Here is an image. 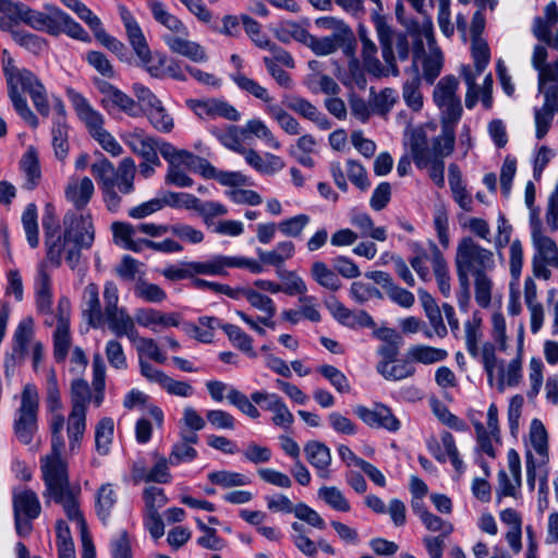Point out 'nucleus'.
Listing matches in <instances>:
<instances>
[{"label":"nucleus","mask_w":558,"mask_h":558,"mask_svg":"<svg viewBox=\"0 0 558 558\" xmlns=\"http://www.w3.org/2000/svg\"><path fill=\"white\" fill-rule=\"evenodd\" d=\"M2 70L7 78L8 95L12 101L14 110L33 129L39 124L38 118L28 107L26 98L22 92L27 93L36 108L44 117H48L50 106L47 99V92L40 80L27 69H19L14 64V59L8 50L2 51Z\"/></svg>","instance_id":"1"},{"label":"nucleus","mask_w":558,"mask_h":558,"mask_svg":"<svg viewBox=\"0 0 558 558\" xmlns=\"http://www.w3.org/2000/svg\"><path fill=\"white\" fill-rule=\"evenodd\" d=\"M454 266L471 271V276L474 277L476 303L483 308L489 306L493 281L488 272L495 268L494 253L481 246L473 238L464 236L457 245Z\"/></svg>","instance_id":"2"},{"label":"nucleus","mask_w":558,"mask_h":558,"mask_svg":"<svg viewBox=\"0 0 558 558\" xmlns=\"http://www.w3.org/2000/svg\"><path fill=\"white\" fill-rule=\"evenodd\" d=\"M44 9L45 11H36L29 7L22 8L21 21L38 32H46L52 36L64 33L83 41L89 39L87 32L61 9L50 4H46Z\"/></svg>","instance_id":"3"},{"label":"nucleus","mask_w":558,"mask_h":558,"mask_svg":"<svg viewBox=\"0 0 558 558\" xmlns=\"http://www.w3.org/2000/svg\"><path fill=\"white\" fill-rule=\"evenodd\" d=\"M41 477L45 484L43 496L46 502L53 500L56 504L62 505L69 520L75 521L81 531L87 529L76 494L70 486L69 466L41 471Z\"/></svg>","instance_id":"4"},{"label":"nucleus","mask_w":558,"mask_h":558,"mask_svg":"<svg viewBox=\"0 0 558 558\" xmlns=\"http://www.w3.org/2000/svg\"><path fill=\"white\" fill-rule=\"evenodd\" d=\"M454 130L441 128V133L429 143L425 132L416 130L411 136V154L416 168L425 169L428 163L445 158L452 154L454 149Z\"/></svg>","instance_id":"5"},{"label":"nucleus","mask_w":558,"mask_h":558,"mask_svg":"<svg viewBox=\"0 0 558 558\" xmlns=\"http://www.w3.org/2000/svg\"><path fill=\"white\" fill-rule=\"evenodd\" d=\"M372 21L380 44L383 59L392 75L397 76L399 75L397 59L405 61L410 56L408 34L392 29V27L388 25L385 16L377 11L373 12Z\"/></svg>","instance_id":"6"},{"label":"nucleus","mask_w":558,"mask_h":558,"mask_svg":"<svg viewBox=\"0 0 558 558\" xmlns=\"http://www.w3.org/2000/svg\"><path fill=\"white\" fill-rule=\"evenodd\" d=\"M121 19L130 45L140 59L141 66H143L151 77L163 78L166 76L167 57L157 51L151 52L138 23L129 11L123 10L121 12Z\"/></svg>","instance_id":"7"},{"label":"nucleus","mask_w":558,"mask_h":558,"mask_svg":"<svg viewBox=\"0 0 558 558\" xmlns=\"http://www.w3.org/2000/svg\"><path fill=\"white\" fill-rule=\"evenodd\" d=\"M39 395L35 385L26 384L21 393V405L16 410L13 429L16 438L24 445L33 441L37 432Z\"/></svg>","instance_id":"8"},{"label":"nucleus","mask_w":558,"mask_h":558,"mask_svg":"<svg viewBox=\"0 0 558 558\" xmlns=\"http://www.w3.org/2000/svg\"><path fill=\"white\" fill-rule=\"evenodd\" d=\"M459 81L453 75H446L437 83L433 99L440 110L441 128L454 130L462 116L461 99L457 95Z\"/></svg>","instance_id":"9"},{"label":"nucleus","mask_w":558,"mask_h":558,"mask_svg":"<svg viewBox=\"0 0 558 558\" xmlns=\"http://www.w3.org/2000/svg\"><path fill=\"white\" fill-rule=\"evenodd\" d=\"M41 223L47 259L56 267H59L62 263L63 252L71 242L65 238V230L61 232L59 221L54 217L51 205L46 206Z\"/></svg>","instance_id":"10"},{"label":"nucleus","mask_w":558,"mask_h":558,"mask_svg":"<svg viewBox=\"0 0 558 558\" xmlns=\"http://www.w3.org/2000/svg\"><path fill=\"white\" fill-rule=\"evenodd\" d=\"M104 323H107L109 330L118 338L134 318L128 313L125 307H120L119 290L113 281H107L104 287Z\"/></svg>","instance_id":"11"},{"label":"nucleus","mask_w":558,"mask_h":558,"mask_svg":"<svg viewBox=\"0 0 558 558\" xmlns=\"http://www.w3.org/2000/svg\"><path fill=\"white\" fill-rule=\"evenodd\" d=\"M63 226L65 229V238L71 243H75L81 247L88 250L95 241V228L92 215L81 214L69 210L63 217Z\"/></svg>","instance_id":"12"},{"label":"nucleus","mask_w":558,"mask_h":558,"mask_svg":"<svg viewBox=\"0 0 558 558\" xmlns=\"http://www.w3.org/2000/svg\"><path fill=\"white\" fill-rule=\"evenodd\" d=\"M354 414L372 428H383L390 433H397L401 428L400 420L384 403H375L373 408L357 405Z\"/></svg>","instance_id":"13"},{"label":"nucleus","mask_w":558,"mask_h":558,"mask_svg":"<svg viewBox=\"0 0 558 558\" xmlns=\"http://www.w3.org/2000/svg\"><path fill=\"white\" fill-rule=\"evenodd\" d=\"M64 426V417L61 414H54L51 418V448L50 452L40 458V471L66 468L68 462L62 458L64 440L61 432Z\"/></svg>","instance_id":"14"},{"label":"nucleus","mask_w":558,"mask_h":558,"mask_svg":"<svg viewBox=\"0 0 558 558\" xmlns=\"http://www.w3.org/2000/svg\"><path fill=\"white\" fill-rule=\"evenodd\" d=\"M68 97L80 120L85 124L92 136L104 130V117L95 110L88 100L74 89L68 90Z\"/></svg>","instance_id":"15"},{"label":"nucleus","mask_w":558,"mask_h":558,"mask_svg":"<svg viewBox=\"0 0 558 558\" xmlns=\"http://www.w3.org/2000/svg\"><path fill=\"white\" fill-rule=\"evenodd\" d=\"M558 23V8L553 1L545 7L544 16H536L533 21L532 33L546 45L558 50V29L551 35V28Z\"/></svg>","instance_id":"16"},{"label":"nucleus","mask_w":558,"mask_h":558,"mask_svg":"<svg viewBox=\"0 0 558 558\" xmlns=\"http://www.w3.org/2000/svg\"><path fill=\"white\" fill-rule=\"evenodd\" d=\"M427 447L429 452L438 462L445 463L448 457L453 468L458 472H461L463 470V461L459 458V452L451 433H442L441 445L437 441V439L433 438L428 440Z\"/></svg>","instance_id":"17"},{"label":"nucleus","mask_w":558,"mask_h":558,"mask_svg":"<svg viewBox=\"0 0 558 558\" xmlns=\"http://www.w3.org/2000/svg\"><path fill=\"white\" fill-rule=\"evenodd\" d=\"M82 314L87 324L93 328H99L104 324V311L99 300L98 286L88 283L83 291Z\"/></svg>","instance_id":"18"},{"label":"nucleus","mask_w":558,"mask_h":558,"mask_svg":"<svg viewBox=\"0 0 558 558\" xmlns=\"http://www.w3.org/2000/svg\"><path fill=\"white\" fill-rule=\"evenodd\" d=\"M63 306H69L66 299L59 301L60 316L53 333V356L57 362H63L69 353L71 337L69 331V317L63 313Z\"/></svg>","instance_id":"19"},{"label":"nucleus","mask_w":558,"mask_h":558,"mask_svg":"<svg viewBox=\"0 0 558 558\" xmlns=\"http://www.w3.org/2000/svg\"><path fill=\"white\" fill-rule=\"evenodd\" d=\"M124 142L134 154L142 157L143 160L153 162L156 166L161 165L158 154L156 153V137L147 136L143 132H132L125 136Z\"/></svg>","instance_id":"20"},{"label":"nucleus","mask_w":558,"mask_h":558,"mask_svg":"<svg viewBox=\"0 0 558 558\" xmlns=\"http://www.w3.org/2000/svg\"><path fill=\"white\" fill-rule=\"evenodd\" d=\"M409 34L413 37V64L417 63L422 56L425 54L423 38L427 40L430 48L435 44L433 23L429 17H425L422 24L415 21H410L408 26Z\"/></svg>","instance_id":"21"},{"label":"nucleus","mask_w":558,"mask_h":558,"mask_svg":"<svg viewBox=\"0 0 558 558\" xmlns=\"http://www.w3.org/2000/svg\"><path fill=\"white\" fill-rule=\"evenodd\" d=\"M181 36L182 35H163L162 39L172 52L184 56L194 62H204L207 60V54L199 44L187 40Z\"/></svg>","instance_id":"22"},{"label":"nucleus","mask_w":558,"mask_h":558,"mask_svg":"<svg viewBox=\"0 0 558 558\" xmlns=\"http://www.w3.org/2000/svg\"><path fill=\"white\" fill-rule=\"evenodd\" d=\"M241 155L252 168L263 174H274L286 166L279 156L266 153L263 157L253 148H245Z\"/></svg>","instance_id":"23"},{"label":"nucleus","mask_w":558,"mask_h":558,"mask_svg":"<svg viewBox=\"0 0 558 558\" xmlns=\"http://www.w3.org/2000/svg\"><path fill=\"white\" fill-rule=\"evenodd\" d=\"M304 453L307 461L317 470L318 475L328 478V468L331 463L330 449L320 441L312 440L304 446Z\"/></svg>","instance_id":"24"},{"label":"nucleus","mask_w":558,"mask_h":558,"mask_svg":"<svg viewBox=\"0 0 558 558\" xmlns=\"http://www.w3.org/2000/svg\"><path fill=\"white\" fill-rule=\"evenodd\" d=\"M95 187L88 177L71 181L65 187V197L76 210H83L94 195Z\"/></svg>","instance_id":"25"},{"label":"nucleus","mask_w":558,"mask_h":558,"mask_svg":"<svg viewBox=\"0 0 558 558\" xmlns=\"http://www.w3.org/2000/svg\"><path fill=\"white\" fill-rule=\"evenodd\" d=\"M428 246L432 254V266L434 270V275L439 288V291L445 298L450 296L451 284H450V274L448 264L437 246V244L433 241L428 242Z\"/></svg>","instance_id":"26"},{"label":"nucleus","mask_w":558,"mask_h":558,"mask_svg":"<svg viewBox=\"0 0 558 558\" xmlns=\"http://www.w3.org/2000/svg\"><path fill=\"white\" fill-rule=\"evenodd\" d=\"M36 304L41 313H49L52 304L51 281L46 263L41 262L37 267L35 279Z\"/></svg>","instance_id":"27"},{"label":"nucleus","mask_w":558,"mask_h":558,"mask_svg":"<svg viewBox=\"0 0 558 558\" xmlns=\"http://www.w3.org/2000/svg\"><path fill=\"white\" fill-rule=\"evenodd\" d=\"M148 7L156 22L177 35H182L184 37L189 35L187 27L180 19L171 14L162 2L158 0H149Z\"/></svg>","instance_id":"28"},{"label":"nucleus","mask_w":558,"mask_h":558,"mask_svg":"<svg viewBox=\"0 0 558 558\" xmlns=\"http://www.w3.org/2000/svg\"><path fill=\"white\" fill-rule=\"evenodd\" d=\"M14 514H24L27 519H36L40 514V502L35 492L25 489L13 496Z\"/></svg>","instance_id":"29"},{"label":"nucleus","mask_w":558,"mask_h":558,"mask_svg":"<svg viewBox=\"0 0 558 558\" xmlns=\"http://www.w3.org/2000/svg\"><path fill=\"white\" fill-rule=\"evenodd\" d=\"M350 222L353 227L360 230L359 236H369L380 242H384L387 239L386 229L384 227L375 228L373 219L366 213L353 211Z\"/></svg>","instance_id":"30"},{"label":"nucleus","mask_w":558,"mask_h":558,"mask_svg":"<svg viewBox=\"0 0 558 558\" xmlns=\"http://www.w3.org/2000/svg\"><path fill=\"white\" fill-rule=\"evenodd\" d=\"M136 166L131 157L123 158L118 169H114V186L123 194H130L134 191V178Z\"/></svg>","instance_id":"31"},{"label":"nucleus","mask_w":558,"mask_h":558,"mask_svg":"<svg viewBox=\"0 0 558 558\" xmlns=\"http://www.w3.org/2000/svg\"><path fill=\"white\" fill-rule=\"evenodd\" d=\"M118 496L110 483L102 484L96 493L95 509L102 523H107L117 504Z\"/></svg>","instance_id":"32"},{"label":"nucleus","mask_w":558,"mask_h":558,"mask_svg":"<svg viewBox=\"0 0 558 558\" xmlns=\"http://www.w3.org/2000/svg\"><path fill=\"white\" fill-rule=\"evenodd\" d=\"M86 429V412L71 411L68 423L69 450L75 452L80 448L81 440Z\"/></svg>","instance_id":"33"},{"label":"nucleus","mask_w":558,"mask_h":558,"mask_svg":"<svg viewBox=\"0 0 558 558\" xmlns=\"http://www.w3.org/2000/svg\"><path fill=\"white\" fill-rule=\"evenodd\" d=\"M243 136L254 135L257 138L263 140L269 147L274 149H280L281 144L260 119H252L241 129Z\"/></svg>","instance_id":"34"},{"label":"nucleus","mask_w":558,"mask_h":558,"mask_svg":"<svg viewBox=\"0 0 558 558\" xmlns=\"http://www.w3.org/2000/svg\"><path fill=\"white\" fill-rule=\"evenodd\" d=\"M267 114L274 119L279 126L289 135L301 134V125L299 121L287 112L281 106L269 104L266 107Z\"/></svg>","instance_id":"35"},{"label":"nucleus","mask_w":558,"mask_h":558,"mask_svg":"<svg viewBox=\"0 0 558 558\" xmlns=\"http://www.w3.org/2000/svg\"><path fill=\"white\" fill-rule=\"evenodd\" d=\"M415 74L408 80L402 87V97L407 106L413 111H420L423 107V96L420 90L421 77L418 74L417 63L413 64Z\"/></svg>","instance_id":"36"},{"label":"nucleus","mask_w":558,"mask_h":558,"mask_svg":"<svg viewBox=\"0 0 558 558\" xmlns=\"http://www.w3.org/2000/svg\"><path fill=\"white\" fill-rule=\"evenodd\" d=\"M113 432L114 423L111 417H104L97 423L95 429V448L99 454L106 456L109 453Z\"/></svg>","instance_id":"37"},{"label":"nucleus","mask_w":558,"mask_h":558,"mask_svg":"<svg viewBox=\"0 0 558 558\" xmlns=\"http://www.w3.org/2000/svg\"><path fill=\"white\" fill-rule=\"evenodd\" d=\"M34 333V322L32 317L22 319L13 336L12 352L24 356L27 354V347Z\"/></svg>","instance_id":"38"},{"label":"nucleus","mask_w":558,"mask_h":558,"mask_svg":"<svg viewBox=\"0 0 558 558\" xmlns=\"http://www.w3.org/2000/svg\"><path fill=\"white\" fill-rule=\"evenodd\" d=\"M210 132L226 148L238 154L245 149L242 145L241 130L236 125H229L226 129L214 128Z\"/></svg>","instance_id":"39"},{"label":"nucleus","mask_w":558,"mask_h":558,"mask_svg":"<svg viewBox=\"0 0 558 558\" xmlns=\"http://www.w3.org/2000/svg\"><path fill=\"white\" fill-rule=\"evenodd\" d=\"M311 274L313 279L326 289L337 291L341 287V281L337 274L328 268L324 262L318 260L313 263Z\"/></svg>","instance_id":"40"},{"label":"nucleus","mask_w":558,"mask_h":558,"mask_svg":"<svg viewBox=\"0 0 558 558\" xmlns=\"http://www.w3.org/2000/svg\"><path fill=\"white\" fill-rule=\"evenodd\" d=\"M376 369L388 380H401L413 376L415 373V367L407 361H400L395 365L387 362H379Z\"/></svg>","instance_id":"41"},{"label":"nucleus","mask_w":558,"mask_h":558,"mask_svg":"<svg viewBox=\"0 0 558 558\" xmlns=\"http://www.w3.org/2000/svg\"><path fill=\"white\" fill-rule=\"evenodd\" d=\"M530 439L532 447L545 463L548 460V435L544 424L537 418L531 423Z\"/></svg>","instance_id":"42"},{"label":"nucleus","mask_w":558,"mask_h":558,"mask_svg":"<svg viewBox=\"0 0 558 558\" xmlns=\"http://www.w3.org/2000/svg\"><path fill=\"white\" fill-rule=\"evenodd\" d=\"M101 104L107 110L118 108L132 117L140 113L137 104L120 89H117L110 97L102 98Z\"/></svg>","instance_id":"43"},{"label":"nucleus","mask_w":558,"mask_h":558,"mask_svg":"<svg viewBox=\"0 0 558 558\" xmlns=\"http://www.w3.org/2000/svg\"><path fill=\"white\" fill-rule=\"evenodd\" d=\"M221 328L235 348L246 353L250 357H256L257 354L252 347V338L239 326L225 324Z\"/></svg>","instance_id":"44"},{"label":"nucleus","mask_w":558,"mask_h":558,"mask_svg":"<svg viewBox=\"0 0 558 558\" xmlns=\"http://www.w3.org/2000/svg\"><path fill=\"white\" fill-rule=\"evenodd\" d=\"M209 482L222 488H231L236 486H245L251 483V480L241 473L232 471H215L207 475Z\"/></svg>","instance_id":"45"},{"label":"nucleus","mask_w":558,"mask_h":558,"mask_svg":"<svg viewBox=\"0 0 558 558\" xmlns=\"http://www.w3.org/2000/svg\"><path fill=\"white\" fill-rule=\"evenodd\" d=\"M408 355L415 362L433 364L444 361L448 354L442 349L417 344L409 349Z\"/></svg>","instance_id":"46"},{"label":"nucleus","mask_w":558,"mask_h":558,"mask_svg":"<svg viewBox=\"0 0 558 558\" xmlns=\"http://www.w3.org/2000/svg\"><path fill=\"white\" fill-rule=\"evenodd\" d=\"M22 223L26 234L27 242L32 248H36L39 244L37 207L31 203L26 206L22 215Z\"/></svg>","instance_id":"47"},{"label":"nucleus","mask_w":558,"mask_h":558,"mask_svg":"<svg viewBox=\"0 0 558 558\" xmlns=\"http://www.w3.org/2000/svg\"><path fill=\"white\" fill-rule=\"evenodd\" d=\"M481 357L484 369L487 374L489 385L494 383L495 371L504 374V361L498 360L496 356V348L492 342H485L481 350Z\"/></svg>","instance_id":"48"},{"label":"nucleus","mask_w":558,"mask_h":558,"mask_svg":"<svg viewBox=\"0 0 558 558\" xmlns=\"http://www.w3.org/2000/svg\"><path fill=\"white\" fill-rule=\"evenodd\" d=\"M533 243L537 250V256L551 265L556 256L558 255V247L554 240L546 235H542L537 227L533 228L532 232Z\"/></svg>","instance_id":"49"},{"label":"nucleus","mask_w":558,"mask_h":558,"mask_svg":"<svg viewBox=\"0 0 558 558\" xmlns=\"http://www.w3.org/2000/svg\"><path fill=\"white\" fill-rule=\"evenodd\" d=\"M347 40L340 39L336 36H325L322 38H317L310 34L308 39L306 40L305 46L312 49V51L317 56H327L331 54L337 49L342 46Z\"/></svg>","instance_id":"50"},{"label":"nucleus","mask_w":558,"mask_h":558,"mask_svg":"<svg viewBox=\"0 0 558 558\" xmlns=\"http://www.w3.org/2000/svg\"><path fill=\"white\" fill-rule=\"evenodd\" d=\"M190 269L193 271V278L196 275L204 276H227L228 271L223 270L221 255H213L203 262H190Z\"/></svg>","instance_id":"51"},{"label":"nucleus","mask_w":558,"mask_h":558,"mask_svg":"<svg viewBox=\"0 0 558 558\" xmlns=\"http://www.w3.org/2000/svg\"><path fill=\"white\" fill-rule=\"evenodd\" d=\"M428 259L432 260L430 252L428 253L420 243H414L412 245V256L409 258V263L423 281L430 280L429 268L426 265Z\"/></svg>","instance_id":"52"},{"label":"nucleus","mask_w":558,"mask_h":558,"mask_svg":"<svg viewBox=\"0 0 558 558\" xmlns=\"http://www.w3.org/2000/svg\"><path fill=\"white\" fill-rule=\"evenodd\" d=\"M231 78L240 89L253 95L257 99H260L266 104H269L272 100L265 87L260 86L256 81L245 76L244 74L238 72L232 74Z\"/></svg>","instance_id":"53"},{"label":"nucleus","mask_w":558,"mask_h":558,"mask_svg":"<svg viewBox=\"0 0 558 558\" xmlns=\"http://www.w3.org/2000/svg\"><path fill=\"white\" fill-rule=\"evenodd\" d=\"M52 146L54 155L59 160H64L69 153V126L68 124H60V122H52L51 129Z\"/></svg>","instance_id":"54"},{"label":"nucleus","mask_w":558,"mask_h":558,"mask_svg":"<svg viewBox=\"0 0 558 558\" xmlns=\"http://www.w3.org/2000/svg\"><path fill=\"white\" fill-rule=\"evenodd\" d=\"M317 372L324 376L338 392H350L351 387L347 376L337 367L324 364L317 367Z\"/></svg>","instance_id":"55"},{"label":"nucleus","mask_w":558,"mask_h":558,"mask_svg":"<svg viewBox=\"0 0 558 558\" xmlns=\"http://www.w3.org/2000/svg\"><path fill=\"white\" fill-rule=\"evenodd\" d=\"M228 401L236 407L243 414L247 415L251 418H258L260 413L258 409L254 405V401L252 397L248 398L246 395L241 392L235 388H230L227 395Z\"/></svg>","instance_id":"56"},{"label":"nucleus","mask_w":558,"mask_h":558,"mask_svg":"<svg viewBox=\"0 0 558 558\" xmlns=\"http://www.w3.org/2000/svg\"><path fill=\"white\" fill-rule=\"evenodd\" d=\"M308 36L307 29L294 22H286L276 31V37L284 44L294 39L305 45Z\"/></svg>","instance_id":"57"},{"label":"nucleus","mask_w":558,"mask_h":558,"mask_svg":"<svg viewBox=\"0 0 558 558\" xmlns=\"http://www.w3.org/2000/svg\"><path fill=\"white\" fill-rule=\"evenodd\" d=\"M21 163L26 177L24 187L26 190L35 189L40 179V168L36 154L33 151H27L24 155Z\"/></svg>","instance_id":"58"},{"label":"nucleus","mask_w":558,"mask_h":558,"mask_svg":"<svg viewBox=\"0 0 558 558\" xmlns=\"http://www.w3.org/2000/svg\"><path fill=\"white\" fill-rule=\"evenodd\" d=\"M318 497L337 511L348 512L350 510L349 501L341 490L335 486L320 487Z\"/></svg>","instance_id":"59"},{"label":"nucleus","mask_w":558,"mask_h":558,"mask_svg":"<svg viewBox=\"0 0 558 558\" xmlns=\"http://www.w3.org/2000/svg\"><path fill=\"white\" fill-rule=\"evenodd\" d=\"M162 206H169L171 208H185L195 209L197 204V197L189 193H177V192H162L161 193Z\"/></svg>","instance_id":"60"},{"label":"nucleus","mask_w":558,"mask_h":558,"mask_svg":"<svg viewBox=\"0 0 558 558\" xmlns=\"http://www.w3.org/2000/svg\"><path fill=\"white\" fill-rule=\"evenodd\" d=\"M442 68V53L438 48H430V53L423 60V76L429 84L439 76Z\"/></svg>","instance_id":"61"},{"label":"nucleus","mask_w":558,"mask_h":558,"mask_svg":"<svg viewBox=\"0 0 558 558\" xmlns=\"http://www.w3.org/2000/svg\"><path fill=\"white\" fill-rule=\"evenodd\" d=\"M194 210L198 213L203 218L204 223L208 227L213 225L214 218L225 216L228 213V209L223 204L215 201L202 202L199 198H197V204Z\"/></svg>","instance_id":"62"},{"label":"nucleus","mask_w":558,"mask_h":558,"mask_svg":"<svg viewBox=\"0 0 558 558\" xmlns=\"http://www.w3.org/2000/svg\"><path fill=\"white\" fill-rule=\"evenodd\" d=\"M147 117L150 124L161 133H170L174 126L173 119L166 111L162 104L149 109Z\"/></svg>","instance_id":"63"},{"label":"nucleus","mask_w":558,"mask_h":558,"mask_svg":"<svg viewBox=\"0 0 558 558\" xmlns=\"http://www.w3.org/2000/svg\"><path fill=\"white\" fill-rule=\"evenodd\" d=\"M137 298L143 299L149 303H161L166 300V292L157 284L140 280L134 289Z\"/></svg>","instance_id":"64"}]
</instances>
